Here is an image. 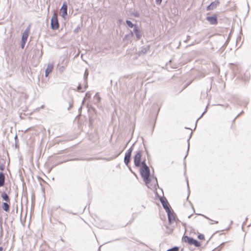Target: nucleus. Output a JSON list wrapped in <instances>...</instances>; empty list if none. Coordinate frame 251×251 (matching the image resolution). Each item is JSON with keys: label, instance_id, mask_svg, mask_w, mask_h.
<instances>
[{"label": "nucleus", "instance_id": "nucleus-1", "mask_svg": "<svg viewBox=\"0 0 251 251\" xmlns=\"http://www.w3.org/2000/svg\"><path fill=\"white\" fill-rule=\"evenodd\" d=\"M140 167V172L144 181L147 186L150 189H155L157 185V181L156 178L150 177V171L147 164L142 165Z\"/></svg>", "mask_w": 251, "mask_h": 251}, {"label": "nucleus", "instance_id": "nucleus-2", "mask_svg": "<svg viewBox=\"0 0 251 251\" xmlns=\"http://www.w3.org/2000/svg\"><path fill=\"white\" fill-rule=\"evenodd\" d=\"M143 153L142 151H138L134 156V164L136 167H139L146 164V159L143 157Z\"/></svg>", "mask_w": 251, "mask_h": 251}, {"label": "nucleus", "instance_id": "nucleus-3", "mask_svg": "<svg viewBox=\"0 0 251 251\" xmlns=\"http://www.w3.org/2000/svg\"><path fill=\"white\" fill-rule=\"evenodd\" d=\"M182 240L184 242L187 243L188 244L190 245H193L196 247H199L201 246L200 242H199L197 240L194 239L192 238L189 237L187 236H183L182 238Z\"/></svg>", "mask_w": 251, "mask_h": 251}, {"label": "nucleus", "instance_id": "nucleus-4", "mask_svg": "<svg viewBox=\"0 0 251 251\" xmlns=\"http://www.w3.org/2000/svg\"><path fill=\"white\" fill-rule=\"evenodd\" d=\"M51 27L52 29L56 30L59 28V23L57 19V15L54 13L51 19Z\"/></svg>", "mask_w": 251, "mask_h": 251}, {"label": "nucleus", "instance_id": "nucleus-5", "mask_svg": "<svg viewBox=\"0 0 251 251\" xmlns=\"http://www.w3.org/2000/svg\"><path fill=\"white\" fill-rule=\"evenodd\" d=\"M133 148L132 147H131L128 149L127 151L125 154L124 162L126 165H128L129 163L130 162V157Z\"/></svg>", "mask_w": 251, "mask_h": 251}, {"label": "nucleus", "instance_id": "nucleus-6", "mask_svg": "<svg viewBox=\"0 0 251 251\" xmlns=\"http://www.w3.org/2000/svg\"><path fill=\"white\" fill-rule=\"evenodd\" d=\"M60 14L65 18L67 15V5L66 2H64L60 10Z\"/></svg>", "mask_w": 251, "mask_h": 251}, {"label": "nucleus", "instance_id": "nucleus-7", "mask_svg": "<svg viewBox=\"0 0 251 251\" xmlns=\"http://www.w3.org/2000/svg\"><path fill=\"white\" fill-rule=\"evenodd\" d=\"M206 19L212 25H217L218 23L217 17L216 15L213 16L207 17Z\"/></svg>", "mask_w": 251, "mask_h": 251}, {"label": "nucleus", "instance_id": "nucleus-8", "mask_svg": "<svg viewBox=\"0 0 251 251\" xmlns=\"http://www.w3.org/2000/svg\"><path fill=\"white\" fill-rule=\"evenodd\" d=\"M53 69V65L52 64H50L48 65L46 71H45V76L48 77L49 74L51 73Z\"/></svg>", "mask_w": 251, "mask_h": 251}, {"label": "nucleus", "instance_id": "nucleus-9", "mask_svg": "<svg viewBox=\"0 0 251 251\" xmlns=\"http://www.w3.org/2000/svg\"><path fill=\"white\" fill-rule=\"evenodd\" d=\"M29 29H26L23 34L22 41L26 42L29 35Z\"/></svg>", "mask_w": 251, "mask_h": 251}, {"label": "nucleus", "instance_id": "nucleus-10", "mask_svg": "<svg viewBox=\"0 0 251 251\" xmlns=\"http://www.w3.org/2000/svg\"><path fill=\"white\" fill-rule=\"evenodd\" d=\"M10 203H9L8 202H3L2 203V208L3 210H4L6 212H8L10 209Z\"/></svg>", "mask_w": 251, "mask_h": 251}, {"label": "nucleus", "instance_id": "nucleus-11", "mask_svg": "<svg viewBox=\"0 0 251 251\" xmlns=\"http://www.w3.org/2000/svg\"><path fill=\"white\" fill-rule=\"evenodd\" d=\"M1 197L3 201H5L6 202L10 203V198L5 192H3L1 194Z\"/></svg>", "mask_w": 251, "mask_h": 251}, {"label": "nucleus", "instance_id": "nucleus-12", "mask_svg": "<svg viewBox=\"0 0 251 251\" xmlns=\"http://www.w3.org/2000/svg\"><path fill=\"white\" fill-rule=\"evenodd\" d=\"M218 4H219V2H212L209 5H208L207 7V10H212V9L215 8L217 7V6L218 5Z\"/></svg>", "mask_w": 251, "mask_h": 251}, {"label": "nucleus", "instance_id": "nucleus-13", "mask_svg": "<svg viewBox=\"0 0 251 251\" xmlns=\"http://www.w3.org/2000/svg\"><path fill=\"white\" fill-rule=\"evenodd\" d=\"M5 177L2 173H0V187L2 186L4 184Z\"/></svg>", "mask_w": 251, "mask_h": 251}, {"label": "nucleus", "instance_id": "nucleus-14", "mask_svg": "<svg viewBox=\"0 0 251 251\" xmlns=\"http://www.w3.org/2000/svg\"><path fill=\"white\" fill-rule=\"evenodd\" d=\"M134 33L136 35V36H137V37L139 39L140 37V31L137 28V27H136V26H135V27H134Z\"/></svg>", "mask_w": 251, "mask_h": 251}, {"label": "nucleus", "instance_id": "nucleus-15", "mask_svg": "<svg viewBox=\"0 0 251 251\" xmlns=\"http://www.w3.org/2000/svg\"><path fill=\"white\" fill-rule=\"evenodd\" d=\"M198 239L201 241H204L205 240V236L202 234H199L198 236Z\"/></svg>", "mask_w": 251, "mask_h": 251}, {"label": "nucleus", "instance_id": "nucleus-16", "mask_svg": "<svg viewBox=\"0 0 251 251\" xmlns=\"http://www.w3.org/2000/svg\"><path fill=\"white\" fill-rule=\"evenodd\" d=\"M167 251H179V248L177 247H175L171 249L167 250Z\"/></svg>", "mask_w": 251, "mask_h": 251}, {"label": "nucleus", "instance_id": "nucleus-17", "mask_svg": "<svg viewBox=\"0 0 251 251\" xmlns=\"http://www.w3.org/2000/svg\"><path fill=\"white\" fill-rule=\"evenodd\" d=\"M126 23L130 27L132 28L134 26L133 24L130 21L127 20Z\"/></svg>", "mask_w": 251, "mask_h": 251}, {"label": "nucleus", "instance_id": "nucleus-18", "mask_svg": "<svg viewBox=\"0 0 251 251\" xmlns=\"http://www.w3.org/2000/svg\"><path fill=\"white\" fill-rule=\"evenodd\" d=\"M25 43H26V42L22 41V45H21V47H22V49H24V48L25 46Z\"/></svg>", "mask_w": 251, "mask_h": 251}, {"label": "nucleus", "instance_id": "nucleus-19", "mask_svg": "<svg viewBox=\"0 0 251 251\" xmlns=\"http://www.w3.org/2000/svg\"><path fill=\"white\" fill-rule=\"evenodd\" d=\"M162 0H155V1L157 4H160L161 3Z\"/></svg>", "mask_w": 251, "mask_h": 251}, {"label": "nucleus", "instance_id": "nucleus-20", "mask_svg": "<svg viewBox=\"0 0 251 251\" xmlns=\"http://www.w3.org/2000/svg\"><path fill=\"white\" fill-rule=\"evenodd\" d=\"M169 220L171 222V216L170 214H169Z\"/></svg>", "mask_w": 251, "mask_h": 251}, {"label": "nucleus", "instance_id": "nucleus-21", "mask_svg": "<svg viewBox=\"0 0 251 251\" xmlns=\"http://www.w3.org/2000/svg\"><path fill=\"white\" fill-rule=\"evenodd\" d=\"M3 251V248H2V247H0V251Z\"/></svg>", "mask_w": 251, "mask_h": 251}, {"label": "nucleus", "instance_id": "nucleus-22", "mask_svg": "<svg viewBox=\"0 0 251 251\" xmlns=\"http://www.w3.org/2000/svg\"><path fill=\"white\" fill-rule=\"evenodd\" d=\"M173 217V220H174L175 219V218L173 217V216H172Z\"/></svg>", "mask_w": 251, "mask_h": 251}]
</instances>
